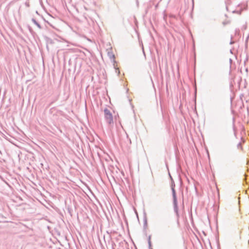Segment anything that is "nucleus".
<instances>
[{"label": "nucleus", "mask_w": 249, "mask_h": 249, "mask_svg": "<svg viewBox=\"0 0 249 249\" xmlns=\"http://www.w3.org/2000/svg\"><path fill=\"white\" fill-rule=\"evenodd\" d=\"M240 145H241V144L239 143L238 144V146H240Z\"/></svg>", "instance_id": "1a4fd4ad"}, {"label": "nucleus", "mask_w": 249, "mask_h": 249, "mask_svg": "<svg viewBox=\"0 0 249 249\" xmlns=\"http://www.w3.org/2000/svg\"><path fill=\"white\" fill-rule=\"evenodd\" d=\"M151 235H149L148 238V243L149 249H153L152 248V243L151 241Z\"/></svg>", "instance_id": "7ed1b4c3"}, {"label": "nucleus", "mask_w": 249, "mask_h": 249, "mask_svg": "<svg viewBox=\"0 0 249 249\" xmlns=\"http://www.w3.org/2000/svg\"><path fill=\"white\" fill-rule=\"evenodd\" d=\"M233 43H234V41H232V40H231V42H230V44H231V45H232V44H233Z\"/></svg>", "instance_id": "423d86ee"}, {"label": "nucleus", "mask_w": 249, "mask_h": 249, "mask_svg": "<svg viewBox=\"0 0 249 249\" xmlns=\"http://www.w3.org/2000/svg\"><path fill=\"white\" fill-rule=\"evenodd\" d=\"M29 30H30V32H32V28H31V27H29Z\"/></svg>", "instance_id": "0eeeda50"}, {"label": "nucleus", "mask_w": 249, "mask_h": 249, "mask_svg": "<svg viewBox=\"0 0 249 249\" xmlns=\"http://www.w3.org/2000/svg\"><path fill=\"white\" fill-rule=\"evenodd\" d=\"M144 224H145V225H146V224H147V221H146V220H145Z\"/></svg>", "instance_id": "6e6552de"}, {"label": "nucleus", "mask_w": 249, "mask_h": 249, "mask_svg": "<svg viewBox=\"0 0 249 249\" xmlns=\"http://www.w3.org/2000/svg\"><path fill=\"white\" fill-rule=\"evenodd\" d=\"M105 119L106 122L109 124L111 125L113 124V115L110 110L107 108H106L104 110Z\"/></svg>", "instance_id": "f03ea898"}, {"label": "nucleus", "mask_w": 249, "mask_h": 249, "mask_svg": "<svg viewBox=\"0 0 249 249\" xmlns=\"http://www.w3.org/2000/svg\"><path fill=\"white\" fill-rule=\"evenodd\" d=\"M32 21H33V22L36 24L39 29H41V25H40L39 23H38L37 21L35 19V18H32Z\"/></svg>", "instance_id": "20e7f679"}, {"label": "nucleus", "mask_w": 249, "mask_h": 249, "mask_svg": "<svg viewBox=\"0 0 249 249\" xmlns=\"http://www.w3.org/2000/svg\"><path fill=\"white\" fill-rule=\"evenodd\" d=\"M108 56L109 57V58L111 59H113V61H114V59H115V55L114 54H113V53L112 52H108Z\"/></svg>", "instance_id": "39448f33"}, {"label": "nucleus", "mask_w": 249, "mask_h": 249, "mask_svg": "<svg viewBox=\"0 0 249 249\" xmlns=\"http://www.w3.org/2000/svg\"><path fill=\"white\" fill-rule=\"evenodd\" d=\"M170 177L172 180L171 183V190L172 192V196H173V205H174V211L176 213L177 216L178 215V200H177V197L176 195V192L175 189V183L172 178V177L170 175Z\"/></svg>", "instance_id": "f257e3e1"}]
</instances>
